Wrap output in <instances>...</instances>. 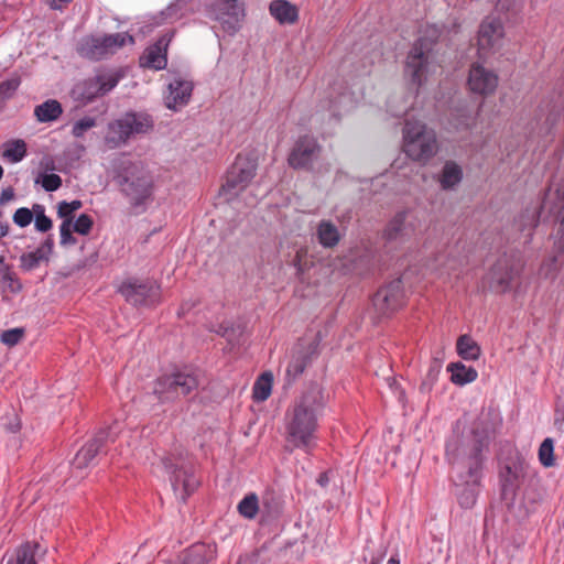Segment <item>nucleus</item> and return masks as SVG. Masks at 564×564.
<instances>
[{"label": "nucleus", "instance_id": "nucleus-1", "mask_svg": "<svg viewBox=\"0 0 564 564\" xmlns=\"http://www.w3.org/2000/svg\"><path fill=\"white\" fill-rule=\"evenodd\" d=\"M495 424L490 414H484L474 421L470 434L467 436L456 432L446 443V457L452 465L453 477L459 505L471 508L477 500L476 486L481 477L484 449L488 447Z\"/></svg>", "mask_w": 564, "mask_h": 564}, {"label": "nucleus", "instance_id": "nucleus-2", "mask_svg": "<svg viewBox=\"0 0 564 564\" xmlns=\"http://www.w3.org/2000/svg\"><path fill=\"white\" fill-rule=\"evenodd\" d=\"M324 404L323 391L314 384L288 411L285 416L288 440L295 447L310 451L314 446L318 416Z\"/></svg>", "mask_w": 564, "mask_h": 564}, {"label": "nucleus", "instance_id": "nucleus-3", "mask_svg": "<svg viewBox=\"0 0 564 564\" xmlns=\"http://www.w3.org/2000/svg\"><path fill=\"white\" fill-rule=\"evenodd\" d=\"M403 151L413 161L426 164L438 152L433 129L421 121L406 120L403 127Z\"/></svg>", "mask_w": 564, "mask_h": 564}, {"label": "nucleus", "instance_id": "nucleus-4", "mask_svg": "<svg viewBox=\"0 0 564 564\" xmlns=\"http://www.w3.org/2000/svg\"><path fill=\"white\" fill-rule=\"evenodd\" d=\"M154 121L147 112H127L121 118L108 123L105 143L109 149H117L126 144L134 134L147 133L152 130Z\"/></svg>", "mask_w": 564, "mask_h": 564}, {"label": "nucleus", "instance_id": "nucleus-5", "mask_svg": "<svg viewBox=\"0 0 564 564\" xmlns=\"http://www.w3.org/2000/svg\"><path fill=\"white\" fill-rule=\"evenodd\" d=\"M118 185L123 195L133 206L149 199L153 191V178L142 164L129 163L117 176Z\"/></svg>", "mask_w": 564, "mask_h": 564}, {"label": "nucleus", "instance_id": "nucleus-6", "mask_svg": "<svg viewBox=\"0 0 564 564\" xmlns=\"http://www.w3.org/2000/svg\"><path fill=\"white\" fill-rule=\"evenodd\" d=\"M127 43H134L133 37L127 32L105 35H86L78 42L77 53L84 58L99 61L108 55L115 54Z\"/></svg>", "mask_w": 564, "mask_h": 564}, {"label": "nucleus", "instance_id": "nucleus-7", "mask_svg": "<svg viewBox=\"0 0 564 564\" xmlns=\"http://www.w3.org/2000/svg\"><path fill=\"white\" fill-rule=\"evenodd\" d=\"M198 388V379L192 372L177 371L159 377L154 381L153 394L160 402H174Z\"/></svg>", "mask_w": 564, "mask_h": 564}, {"label": "nucleus", "instance_id": "nucleus-8", "mask_svg": "<svg viewBox=\"0 0 564 564\" xmlns=\"http://www.w3.org/2000/svg\"><path fill=\"white\" fill-rule=\"evenodd\" d=\"M166 473L170 474V481L177 499L185 502L187 497L195 491L199 481L194 475L193 466L180 456L162 458Z\"/></svg>", "mask_w": 564, "mask_h": 564}, {"label": "nucleus", "instance_id": "nucleus-9", "mask_svg": "<svg viewBox=\"0 0 564 564\" xmlns=\"http://www.w3.org/2000/svg\"><path fill=\"white\" fill-rule=\"evenodd\" d=\"M208 17L217 21L224 32L237 33L245 18V0H215L207 9Z\"/></svg>", "mask_w": 564, "mask_h": 564}, {"label": "nucleus", "instance_id": "nucleus-10", "mask_svg": "<svg viewBox=\"0 0 564 564\" xmlns=\"http://www.w3.org/2000/svg\"><path fill=\"white\" fill-rule=\"evenodd\" d=\"M432 48V40L420 37L408 54L404 72L416 86L426 78Z\"/></svg>", "mask_w": 564, "mask_h": 564}, {"label": "nucleus", "instance_id": "nucleus-11", "mask_svg": "<svg viewBox=\"0 0 564 564\" xmlns=\"http://www.w3.org/2000/svg\"><path fill=\"white\" fill-rule=\"evenodd\" d=\"M522 265L516 259L503 256L491 267L484 282L496 293L510 290L513 280L520 274Z\"/></svg>", "mask_w": 564, "mask_h": 564}, {"label": "nucleus", "instance_id": "nucleus-12", "mask_svg": "<svg viewBox=\"0 0 564 564\" xmlns=\"http://www.w3.org/2000/svg\"><path fill=\"white\" fill-rule=\"evenodd\" d=\"M117 84L118 78L112 75L99 74L76 83L70 90V96L75 101L87 105L94 99L106 95Z\"/></svg>", "mask_w": 564, "mask_h": 564}, {"label": "nucleus", "instance_id": "nucleus-13", "mask_svg": "<svg viewBox=\"0 0 564 564\" xmlns=\"http://www.w3.org/2000/svg\"><path fill=\"white\" fill-rule=\"evenodd\" d=\"M117 426H111L105 430H100L95 437L84 445L75 455L72 466L76 473L77 478H83V470L89 466L96 455L102 449V447L109 443L115 442L117 437Z\"/></svg>", "mask_w": 564, "mask_h": 564}, {"label": "nucleus", "instance_id": "nucleus-14", "mask_svg": "<svg viewBox=\"0 0 564 564\" xmlns=\"http://www.w3.org/2000/svg\"><path fill=\"white\" fill-rule=\"evenodd\" d=\"M257 167L258 162L256 158L239 154L227 174L223 189L234 194L245 189L256 176Z\"/></svg>", "mask_w": 564, "mask_h": 564}, {"label": "nucleus", "instance_id": "nucleus-15", "mask_svg": "<svg viewBox=\"0 0 564 564\" xmlns=\"http://www.w3.org/2000/svg\"><path fill=\"white\" fill-rule=\"evenodd\" d=\"M119 291L134 306H151L160 300V288L151 281L128 280L120 285Z\"/></svg>", "mask_w": 564, "mask_h": 564}, {"label": "nucleus", "instance_id": "nucleus-16", "mask_svg": "<svg viewBox=\"0 0 564 564\" xmlns=\"http://www.w3.org/2000/svg\"><path fill=\"white\" fill-rule=\"evenodd\" d=\"M505 29L501 20L487 17L482 20L478 31V51L481 56L499 50L502 45Z\"/></svg>", "mask_w": 564, "mask_h": 564}, {"label": "nucleus", "instance_id": "nucleus-17", "mask_svg": "<svg viewBox=\"0 0 564 564\" xmlns=\"http://www.w3.org/2000/svg\"><path fill=\"white\" fill-rule=\"evenodd\" d=\"M317 356V344L315 341L297 343L292 350L291 360L285 370V381L292 384L304 372L305 368Z\"/></svg>", "mask_w": 564, "mask_h": 564}, {"label": "nucleus", "instance_id": "nucleus-18", "mask_svg": "<svg viewBox=\"0 0 564 564\" xmlns=\"http://www.w3.org/2000/svg\"><path fill=\"white\" fill-rule=\"evenodd\" d=\"M321 145L311 135L300 137L289 154L288 162L293 169H310L321 153Z\"/></svg>", "mask_w": 564, "mask_h": 564}, {"label": "nucleus", "instance_id": "nucleus-19", "mask_svg": "<svg viewBox=\"0 0 564 564\" xmlns=\"http://www.w3.org/2000/svg\"><path fill=\"white\" fill-rule=\"evenodd\" d=\"M404 292L402 281L395 279L378 290L372 299V304L381 315H388L403 305Z\"/></svg>", "mask_w": 564, "mask_h": 564}, {"label": "nucleus", "instance_id": "nucleus-20", "mask_svg": "<svg viewBox=\"0 0 564 564\" xmlns=\"http://www.w3.org/2000/svg\"><path fill=\"white\" fill-rule=\"evenodd\" d=\"M558 203V198L555 195V191L549 188L542 204L540 207L538 206H529L527 207L514 220V226L518 230L527 234V241L529 242L532 238V231L538 226L540 220L541 210L549 209Z\"/></svg>", "mask_w": 564, "mask_h": 564}, {"label": "nucleus", "instance_id": "nucleus-21", "mask_svg": "<svg viewBox=\"0 0 564 564\" xmlns=\"http://www.w3.org/2000/svg\"><path fill=\"white\" fill-rule=\"evenodd\" d=\"M410 218L411 213L409 210L397 213L384 229V239L390 243L398 245L409 241L416 231V225Z\"/></svg>", "mask_w": 564, "mask_h": 564}, {"label": "nucleus", "instance_id": "nucleus-22", "mask_svg": "<svg viewBox=\"0 0 564 564\" xmlns=\"http://www.w3.org/2000/svg\"><path fill=\"white\" fill-rule=\"evenodd\" d=\"M172 33H165L153 45L147 48L140 58L141 66L161 70L166 67V50L172 40Z\"/></svg>", "mask_w": 564, "mask_h": 564}, {"label": "nucleus", "instance_id": "nucleus-23", "mask_svg": "<svg viewBox=\"0 0 564 564\" xmlns=\"http://www.w3.org/2000/svg\"><path fill=\"white\" fill-rule=\"evenodd\" d=\"M468 85L474 93L488 95L495 91L498 77L481 65L474 64L469 70Z\"/></svg>", "mask_w": 564, "mask_h": 564}, {"label": "nucleus", "instance_id": "nucleus-24", "mask_svg": "<svg viewBox=\"0 0 564 564\" xmlns=\"http://www.w3.org/2000/svg\"><path fill=\"white\" fill-rule=\"evenodd\" d=\"M167 89L169 93L164 97V104L166 108L177 110L189 101L193 91V84L189 80L177 77L169 84Z\"/></svg>", "mask_w": 564, "mask_h": 564}, {"label": "nucleus", "instance_id": "nucleus-25", "mask_svg": "<svg viewBox=\"0 0 564 564\" xmlns=\"http://www.w3.org/2000/svg\"><path fill=\"white\" fill-rule=\"evenodd\" d=\"M180 554L183 564H208L215 561L217 549L215 544L195 543Z\"/></svg>", "mask_w": 564, "mask_h": 564}, {"label": "nucleus", "instance_id": "nucleus-26", "mask_svg": "<svg viewBox=\"0 0 564 564\" xmlns=\"http://www.w3.org/2000/svg\"><path fill=\"white\" fill-rule=\"evenodd\" d=\"M555 195L558 198V203L550 208V213L560 221L554 241V250L557 254H562L564 253V184L555 189Z\"/></svg>", "mask_w": 564, "mask_h": 564}, {"label": "nucleus", "instance_id": "nucleus-27", "mask_svg": "<svg viewBox=\"0 0 564 564\" xmlns=\"http://www.w3.org/2000/svg\"><path fill=\"white\" fill-rule=\"evenodd\" d=\"M316 238L322 247L332 249L339 243L341 235L334 223L321 220L316 227Z\"/></svg>", "mask_w": 564, "mask_h": 564}, {"label": "nucleus", "instance_id": "nucleus-28", "mask_svg": "<svg viewBox=\"0 0 564 564\" xmlns=\"http://www.w3.org/2000/svg\"><path fill=\"white\" fill-rule=\"evenodd\" d=\"M269 9L271 15L280 23L292 24L297 20V8L286 0H274Z\"/></svg>", "mask_w": 564, "mask_h": 564}, {"label": "nucleus", "instance_id": "nucleus-29", "mask_svg": "<svg viewBox=\"0 0 564 564\" xmlns=\"http://www.w3.org/2000/svg\"><path fill=\"white\" fill-rule=\"evenodd\" d=\"M463 170L454 161H446L441 174L438 175V183L444 191L454 188L462 182Z\"/></svg>", "mask_w": 564, "mask_h": 564}, {"label": "nucleus", "instance_id": "nucleus-30", "mask_svg": "<svg viewBox=\"0 0 564 564\" xmlns=\"http://www.w3.org/2000/svg\"><path fill=\"white\" fill-rule=\"evenodd\" d=\"M285 551L273 547V543L263 544L253 555L251 564H283Z\"/></svg>", "mask_w": 564, "mask_h": 564}, {"label": "nucleus", "instance_id": "nucleus-31", "mask_svg": "<svg viewBox=\"0 0 564 564\" xmlns=\"http://www.w3.org/2000/svg\"><path fill=\"white\" fill-rule=\"evenodd\" d=\"M451 372V380L453 383L464 386L477 379V370L473 367H467L463 362H452L447 366Z\"/></svg>", "mask_w": 564, "mask_h": 564}, {"label": "nucleus", "instance_id": "nucleus-32", "mask_svg": "<svg viewBox=\"0 0 564 564\" xmlns=\"http://www.w3.org/2000/svg\"><path fill=\"white\" fill-rule=\"evenodd\" d=\"M62 112V105L55 99H48L34 108V116L40 122L55 121Z\"/></svg>", "mask_w": 564, "mask_h": 564}, {"label": "nucleus", "instance_id": "nucleus-33", "mask_svg": "<svg viewBox=\"0 0 564 564\" xmlns=\"http://www.w3.org/2000/svg\"><path fill=\"white\" fill-rule=\"evenodd\" d=\"M0 283L11 293H19L22 291V283L11 270V267L6 263L3 256H0Z\"/></svg>", "mask_w": 564, "mask_h": 564}, {"label": "nucleus", "instance_id": "nucleus-34", "mask_svg": "<svg viewBox=\"0 0 564 564\" xmlns=\"http://www.w3.org/2000/svg\"><path fill=\"white\" fill-rule=\"evenodd\" d=\"M457 354L465 360H477L480 356V347L468 335H462L456 344Z\"/></svg>", "mask_w": 564, "mask_h": 564}, {"label": "nucleus", "instance_id": "nucleus-35", "mask_svg": "<svg viewBox=\"0 0 564 564\" xmlns=\"http://www.w3.org/2000/svg\"><path fill=\"white\" fill-rule=\"evenodd\" d=\"M261 507L259 505V498L256 494L251 492L243 497L238 503L237 510L239 514L246 519L252 520L259 513Z\"/></svg>", "mask_w": 564, "mask_h": 564}, {"label": "nucleus", "instance_id": "nucleus-36", "mask_svg": "<svg viewBox=\"0 0 564 564\" xmlns=\"http://www.w3.org/2000/svg\"><path fill=\"white\" fill-rule=\"evenodd\" d=\"M273 376L271 372L262 373L253 386V399L258 402L265 401L272 390Z\"/></svg>", "mask_w": 564, "mask_h": 564}, {"label": "nucleus", "instance_id": "nucleus-37", "mask_svg": "<svg viewBox=\"0 0 564 564\" xmlns=\"http://www.w3.org/2000/svg\"><path fill=\"white\" fill-rule=\"evenodd\" d=\"M26 155V143L21 140H12L4 144L2 156L11 163H18Z\"/></svg>", "mask_w": 564, "mask_h": 564}, {"label": "nucleus", "instance_id": "nucleus-38", "mask_svg": "<svg viewBox=\"0 0 564 564\" xmlns=\"http://www.w3.org/2000/svg\"><path fill=\"white\" fill-rule=\"evenodd\" d=\"M39 547L37 543H25L17 549L14 555L9 558L7 564H36L34 554L35 549Z\"/></svg>", "mask_w": 564, "mask_h": 564}, {"label": "nucleus", "instance_id": "nucleus-39", "mask_svg": "<svg viewBox=\"0 0 564 564\" xmlns=\"http://www.w3.org/2000/svg\"><path fill=\"white\" fill-rule=\"evenodd\" d=\"M21 268L24 271H32L36 269L42 261H47L45 259L43 249H35L34 251L23 253L20 258Z\"/></svg>", "mask_w": 564, "mask_h": 564}, {"label": "nucleus", "instance_id": "nucleus-40", "mask_svg": "<svg viewBox=\"0 0 564 564\" xmlns=\"http://www.w3.org/2000/svg\"><path fill=\"white\" fill-rule=\"evenodd\" d=\"M539 460L544 467H552L555 465L554 459V442L552 438L546 437L539 447Z\"/></svg>", "mask_w": 564, "mask_h": 564}, {"label": "nucleus", "instance_id": "nucleus-41", "mask_svg": "<svg viewBox=\"0 0 564 564\" xmlns=\"http://www.w3.org/2000/svg\"><path fill=\"white\" fill-rule=\"evenodd\" d=\"M21 84L20 77L12 76L0 83V105L11 99Z\"/></svg>", "mask_w": 564, "mask_h": 564}, {"label": "nucleus", "instance_id": "nucleus-42", "mask_svg": "<svg viewBox=\"0 0 564 564\" xmlns=\"http://www.w3.org/2000/svg\"><path fill=\"white\" fill-rule=\"evenodd\" d=\"M263 518L267 520L275 519L282 512L281 505L273 497H265L262 500V506L260 509Z\"/></svg>", "mask_w": 564, "mask_h": 564}, {"label": "nucleus", "instance_id": "nucleus-43", "mask_svg": "<svg viewBox=\"0 0 564 564\" xmlns=\"http://www.w3.org/2000/svg\"><path fill=\"white\" fill-rule=\"evenodd\" d=\"M83 206V203L78 199L72 200V202H59L57 205V215L63 220L70 219V224H73L74 216L73 214L80 209Z\"/></svg>", "mask_w": 564, "mask_h": 564}, {"label": "nucleus", "instance_id": "nucleus-44", "mask_svg": "<svg viewBox=\"0 0 564 564\" xmlns=\"http://www.w3.org/2000/svg\"><path fill=\"white\" fill-rule=\"evenodd\" d=\"M35 184H41L46 192H55L62 186V178L54 173H42L35 178Z\"/></svg>", "mask_w": 564, "mask_h": 564}, {"label": "nucleus", "instance_id": "nucleus-45", "mask_svg": "<svg viewBox=\"0 0 564 564\" xmlns=\"http://www.w3.org/2000/svg\"><path fill=\"white\" fill-rule=\"evenodd\" d=\"M441 369H442V358H437V357L433 358V360L430 364L425 379L422 383V387L431 389L432 386L437 380Z\"/></svg>", "mask_w": 564, "mask_h": 564}, {"label": "nucleus", "instance_id": "nucleus-46", "mask_svg": "<svg viewBox=\"0 0 564 564\" xmlns=\"http://www.w3.org/2000/svg\"><path fill=\"white\" fill-rule=\"evenodd\" d=\"M97 121L93 117H84L76 121L72 128V134L75 138H83L84 134L91 128L96 127Z\"/></svg>", "mask_w": 564, "mask_h": 564}, {"label": "nucleus", "instance_id": "nucleus-47", "mask_svg": "<svg viewBox=\"0 0 564 564\" xmlns=\"http://www.w3.org/2000/svg\"><path fill=\"white\" fill-rule=\"evenodd\" d=\"M560 271V265L557 263V256L554 254L546 259L540 268V274L545 279H554Z\"/></svg>", "mask_w": 564, "mask_h": 564}, {"label": "nucleus", "instance_id": "nucleus-48", "mask_svg": "<svg viewBox=\"0 0 564 564\" xmlns=\"http://www.w3.org/2000/svg\"><path fill=\"white\" fill-rule=\"evenodd\" d=\"M24 336V329L23 328H11L8 330L2 332L0 336V340L2 344L12 347L20 343V340Z\"/></svg>", "mask_w": 564, "mask_h": 564}, {"label": "nucleus", "instance_id": "nucleus-49", "mask_svg": "<svg viewBox=\"0 0 564 564\" xmlns=\"http://www.w3.org/2000/svg\"><path fill=\"white\" fill-rule=\"evenodd\" d=\"M94 220L87 214H82L73 224V230L79 235H88L93 228Z\"/></svg>", "mask_w": 564, "mask_h": 564}, {"label": "nucleus", "instance_id": "nucleus-50", "mask_svg": "<svg viewBox=\"0 0 564 564\" xmlns=\"http://www.w3.org/2000/svg\"><path fill=\"white\" fill-rule=\"evenodd\" d=\"M186 6V0H176L171 3L163 12L165 20L175 21L183 17L182 10Z\"/></svg>", "mask_w": 564, "mask_h": 564}, {"label": "nucleus", "instance_id": "nucleus-51", "mask_svg": "<svg viewBox=\"0 0 564 564\" xmlns=\"http://www.w3.org/2000/svg\"><path fill=\"white\" fill-rule=\"evenodd\" d=\"M32 219L33 213L26 207L18 208L13 214L14 224L22 228L29 226Z\"/></svg>", "mask_w": 564, "mask_h": 564}, {"label": "nucleus", "instance_id": "nucleus-52", "mask_svg": "<svg viewBox=\"0 0 564 564\" xmlns=\"http://www.w3.org/2000/svg\"><path fill=\"white\" fill-rule=\"evenodd\" d=\"M72 230H73V227L70 224V219L63 220V223L61 224V227H59L61 245L67 246V245L76 243V239L72 235Z\"/></svg>", "mask_w": 564, "mask_h": 564}, {"label": "nucleus", "instance_id": "nucleus-53", "mask_svg": "<svg viewBox=\"0 0 564 564\" xmlns=\"http://www.w3.org/2000/svg\"><path fill=\"white\" fill-rule=\"evenodd\" d=\"M34 225L37 231L46 232L52 228L53 223L46 215H36Z\"/></svg>", "mask_w": 564, "mask_h": 564}, {"label": "nucleus", "instance_id": "nucleus-54", "mask_svg": "<svg viewBox=\"0 0 564 564\" xmlns=\"http://www.w3.org/2000/svg\"><path fill=\"white\" fill-rule=\"evenodd\" d=\"M519 473L516 469H512L510 466H507L505 468V471L502 473V481H503V487H505V491L507 490L508 486H512L513 485V480L518 477Z\"/></svg>", "mask_w": 564, "mask_h": 564}, {"label": "nucleus", "instance_id": "nucleus-55", "mask_svg": "<svg viewBox=\"0 0 564 564\" xmlns=\"http://www.w3.org/2000/svg\"><path fill=\"white\" fill-rule=\"evenodd\" d=\"M562 117H564V106H561L560 109H552L550 110L547 117H546V121L550 123V124H554L557 120H560Z\"/></svg>", "mask_w": 564, "mask_h": 564}, {"label": "nucleus", "instance_id": "nucleus-56", "mask_svg": "<svg viewBox=\"0 0 564 564\" xmlns=\"http://www.w3.org/2000/svg\"><path fill=\"white\" fill-rule=\"evenodd\" d=\"M15 194L13 187L3 188L0 195V206H3L10 200H12Z\"/></svg>", "mask_w": 564, "mask_h": 564}, {"label": "nucleus", "instance_id": "nucleus-57", "mask_svg": "<svg viewBox=\"0 0 564 564\" xmlns=\"http://www.w3.org/2000/svg\"><path fill=\"white\" fill-rule=\"evenodd\" d=\"M37 249H43L45 259L48 260V256L52 253L53 250V240L51 238H47Z\"/></svg>", "mask_w": 564, "mask_h": 564}, {"label": "nucleus", "instance_id": "nucleus-58", "mask_svg": "<svg viewBox=\"0 0 564 564\" xmlns=\"http://www.w3.org/2000/svg\"><path fill=\"white\" fill-rule=\"evenodd\" d=\"M329 481L327 473H322L317 478V484L325 487Z\"/></svg>", "mask_w": 564, "mask_h": 564}, {"label": "nucleus", "instance_id": "nucleus-59", "mask_svg": "<svg viewBox=\"0 0 564 564\" xmlns=\"http://www.w3.org/2000/svg\"><path fill=\"white\" fill-rule=\"evenodd\" d=\"M9 232V225L0 221V238L7 236Z\"/></svg>", "mask_w": 564, "mask_h": 564}, {"label": "nucleus", "instance_id": "nucleus-60", "mask_svg": "<svg viewBox=\"0 0 564 564\" xmlns=\"http://www.w3.org/2000/svg\"><path fill=\"white\" fill-rule=\"evenodd\" d=\"M164 564H183L181 554H177L174 558L165 561Z\"/></svg>", "mask_w": 564, "mask_h": 564}, {"label": "nucleus", "instance_id": "nucleus-61", "mask_svg": "<svg viewBox=\"0 0 564 564\" xmlns=\"http://www.w3.org/2000/svg\"><path fill=\"white\" fill-rule=\"evenodd\" d=\"M33 212L36 215H45V209H44V206L40 205V204H35L33 206Z\"/></svg>", "mask_w": 564, "mask_h": 564}, {"label": "nucleus", "instance_id": "nucleus-62", "mask_svg": "<svg viewBox=\"0 0 564 564\" xmlns=\"http://www.w3.org/2000/svg\"><path fill=\"white\" fill-rule=\"evenodd\" d=\"M387 564H400L399 558L392 556L388 560Z\"/></svg>", "mask_w": 564, "mask_h": 564}, {"label": "nucleus", "instance_id": "nucleus-63", "mask_svg": "<svg viewBox=\"0 0 564 564\" xmlns=\"http://www.w3.org/2000/svg\"><path fill=\"white\" fill-rule=\"evenodd\" d=\"M223 334H224V335L229 334V329H228L227 327H226V328H224Z\"/></svg>", "mask_w": 564, "mask_h": 564}, {"label": "nucleus", "instance_id": "nucleus-64", "mask_svg": "<svg viewBox=\"0 0 564 564\" xmlns=\"http://www.w3.org/2000/svg\"><path fill=\"white\" fill-rule=\"evenodd\" d=\"M371 564H379L377 561L372 560Z\"/></svg>", "mask_w": 564, "mask_h": 564}]
</instances>
